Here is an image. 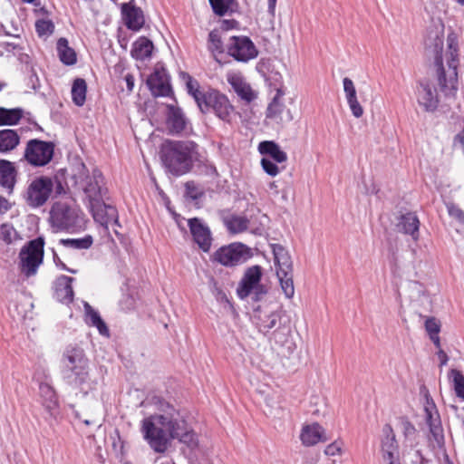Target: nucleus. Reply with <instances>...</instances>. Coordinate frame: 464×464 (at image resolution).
Segmentation results:
<instances>
[{
  "label": "nucleus",
  "instance_id": "obj_1",
  "mask_svg": "<svg viewBox=\"0 0 464 464\" xmlns=\"http://www.w3.org/2000/svg\"><path fill=\"white\" fill-rule=\"evenodd\" d=\"M160 411L162 413L145 418L141 425L143 437L155 452L164 453L175 439L191 449L198 446L197 434L178 410L169 402L160 401Z\"/></svg>",
  "mask_w": 464,
  "mask_h": 464
},
{
  "label": "nucleus",
  "instance_id": "obj_2",
  "mask_svg": "<svg viewBox=\"0 0 464 464\" xmlns=\"http://www.w3.org/2000/svg\"><path fill=\"white\" fill-rule=\"evenodd\" d=\"M69 177L72 186L83 191L90 211L96 222L104 227L111 222L119 225L117 208L105 202L108 188L105 187L104 177L100 169L95 168L90 174L85 164L77 160L70 168Z\"/></svg>",
  "mask_w": 464,
  "mask_h": 464
},
{
  "label": "nucleus",
  "instance_id": "obj_3",
  "mask_svg": "<svg viewBox=\"0 0 464 464\" xmlns=\"http://www.w3.org/2000/svg\"><path fill=\"white\" fill-rule=\"evenodd\" d=\"M425 45L427 48L432 49L434 53V64L440 91L445 96L453 94L457 91L459 66V42L456 34L450 33L447 36L446 66L443 63V30L429 28L425 38Z\"/></svg>",
  "mask_w": 464,
  "mask_h": 464
},
{
  "label": "nucleus",
  "instance_id": "obj_4",
  "mask_svg": "<svg viewBox=\"0 0 464 464\" xmlns=\"http://www.w3.org/2000/svg\"><path fill=\"white\" fill-rule=\"evenodd\" d=\"M198 145L188 140H166L160 147V159L167 170L181 176L191 170L198 157Z\"/></svg>",
  "mask_w": 464,
  "mask_h": 464
},
{
  "label": "nucleus",
  "instance_id": "obj_5",
  "mask_svg": "<svg viewBox=\"0 0 464 464\" xmlns=\"http://www.w3.org/2000/svg\"><path fill=\"white\" fill-rule=\"evenodd\" d=\"M256 326L271 343L285 346L291 335L290 319L286 312L278 307L271 310L267 306H257L254 314Z\"/></svg>",
  "mask_w": 464,
  "mask_h": 464
},
{
  "label": "nucleus",
  "instance_id": "obj_6",
  "mask_svg": "<svg viewBox=\"0 0 464 464\" xmlns=\"http://www.w3.org/2000/svg\"><path fill=\"white\" fill-rule=\"evenodd\" d=\"M61 363V374L67 385L81 390L89 385L91 381L89 360L83 349L80 347L66 348Z\"/></svg>",
  "mask_w": 464,
  "mask_h": 464
},
{
  "label": "nucleus",
  "instance_id": "obj_7",
  "mask_svg": "<svg viewBox=\"0 0 464 464\" xmlns=\"http://www.w3.org/2000/svg\"><path fill=\"white\" fill-rule=\"evenodd\" d=\"M44 238L38 237L26 243L19 253V269L27 278L36 275L44 261Z\"/></svg>",
  "mask_w": 464,
  "mask_h": 464
},
{
  "label": "nucleus",
  "instance_id": "obj_8",
  "mask_svg": "<svg viewBox=\"0 0 464 464\" xmlns=\"http://www.w3.org/2000/svg\"><path fill=\"white\" fill-rule=\"evenodd\" d=\"M198 107L202 113L214 112L217 117L226 122L230 121L234 111L228 98L214 89L206 92L205 97L200 101Z\"/></svg>",
  "mask_w": 464,
  "mask_h": 464
},
{
  "label": "nucleus",
  "instance_id": "obj_9",
  "mask_svg": "<svg viewBox=\"0 0 464 464\" xmlns=\"http://www.w3.org/2000/svg\"><path fill=\"white\" fill-rule=\"evenodd\" d=\"M54 148L53 141L29 140L24 151V160L33 167L46 166L53 158Z\"/></svg>",
  "mask_w": 464,
  "mask_h": 464
},
{
  "label": "nucleus",
  "instance_id": "obj_10",
  "mask_svg": "<svg viewBox=\"0 0 464 464\" xmlns=\"http://www.w3.org/2000/svg\"><path fill=\"white\" fill-rule=\"evenodd\" d=\"M252 256L251 249L242 243H232L219 247L213 255V260L224 266H236L246 262Z\"/></svg>",
  "mask_w": 464,
  "mask_h": 464
},
{
  "label": "nucleus",
  "instance_id": "obj_11",
  "mask_svg": "<svg viewBox=\"0 0 464 464\" xmlns=\"http://www.w3.org/2000/svg\"><path fill=\"white\" fill-rule=\"evenodd\" d=\"M53 189V183L50 177L41 176L35 178L29 184L24 196L27 205L32 208L44 206L49 199Z\"/></svg>",
  "mask_w": 464,
  "mask_h": 464
},
{
  "label": "nucleus",
  "instance_id": "obj_12",
  "mask_svg": "<svg viewBox=\"0 0 464 464\" xmlns=\"http://www.w3.org/2000/svg\"><path fill=\"white\" fill-rule=\"evenodd\" d=\"M226 48L229 56L241 63H247L258 55V50L247 36H231Z\"/></svg>",
  "mask_w": 464,
  "mask_h": 464
},
{
  "label": "nucleus",
  "instance_id": "obj_13",
  "mask_svg": "<svg viewBox=\"0 0 464 464\" xmlns=\"http://www.w3.org/2000/svg\"><path fill=\"white\" fill-rule=\"evenodd\" d=\"M415 95L418 105L424 112L434 113L438 111L440 100L436 88L429 81L418 82Z\"/></svg>",
  "mask_w": 464,
  "mask_h": 464
},
{
  "label": "nucleus",
  "instance_id": "obj_14",
  "mask_svg": "<svg viewBox=\"0 0 464 464\" xmlns=\"http://www.w3.org/2000/svg\"><path fill=\"white\" fill-rule=\"evenodd\" d=\"M50 214L52 226L58 230H68L77 226V213L67 204H55Z\"/></svg>",
  "mask_w": 464,
  "mask_h": 464
},
{
  "label": "nucleus",
  "instance_id": "obj_15",
  "mask_svg": "<svg viewBox=\"0 0 464 464\" xmlns=\"http://www.w3.org/2000/svg\"><path fill=\"white\" fill-rule=\"evenodd\" d=\"M424 412L431 436L436 442L440 443L444 438L440 416L433 399L428 393L425 395Z\"/></svg>",
  "mask_w": 464,
  "mask_h": 464
},
{
  "label": "nucleus",
  "instance_id": "obj_16",
  "mask_svg": "<svg viewBox=\"0 0 464 464\" xmlns=\"http://www.w3.org/2000/svg\"><path fill=\"white\" fill-rule=\"evenodd\" d=\"M262 275V267L260 266L256 265L248 267L237 289L238 297L241 299L248 297L252 294L253 289L260 284Z\"/></svg>",
  "mask_w": 464,
  "mask_h": 464
},
{
  "label": "nucleus",
  "instance_id": "obj_17",
  "mask_svg": "<svg viewBox=\"0 0 464 464\" xmlns=\"http://www.w3.org/2000/svg\"><path fill=\"white\" fill-rule=\"evenodd\" d=\"M147 85L154 97H168L173 94L169 79L165 70L155 71L147 79Z\"/></svg>",
  "mask_w": 464,
  "mask_h": 464
},
{
  "label": "nucleus",
  "instance_id": "obj_18",
  "mask_svg": "<svg viewBox=\"0 0 464 464\" xmlns=\"http://www.w3.org/2000/svg\"><path fill=\"white\" fill-rule=\"evenodd\" d=\"M188 227L195 243L204 251L208 252L211 246V232L198 218L188 219Z\"/></svg>",
  "mask_w": 464,
  "mask_h": 464
},
{
  "label": "nucleus",
  "instance_id": "obj_19",
  "mask_svg": "<svg viewBox=\"0 0 464 464\" xmlns=\"http://www.w3.org/2000/svg\"><path fill=\"white\" fill-rule=\"evenodd\" d=\"M167 127L171 134H181L188 124L181 108L169 104L167 105Z\"/></svg>",
  "mask_w": 464,
  "mask_h": 464
},
{
  "label": "nucleus",
  "instance_id": "obj_20",
  "mask_svg": "<svg viewBox=\"0 0 464 464\" xmlns=\"http://www.w3.org/2000/svg\"><path fill=\"white\" fill-rule=\"evenodd\" d=\"M121 14L124 24L128 29L139 31L144 25L145 19L143 12L140 7L132 5L130 3L123 4L121 6Z\"/></svg>",
  "mask_w": 464,
  "mask_h": 464
},
{
  "label": "nucleus",
  "instance_id": "obj_21",
  "mask_svg": "<svg viewBox=\"0 0 464 464\" xmlns=\"http://www.w3.org/2000/svg\"><path fill=\"white\" fill-rule=\"evenodd\" d=\"M39 391L44 410L51 418L56 419L59 414V404L54 389L50 384L42 382Z\"/></svg>",
  "mask_w": 464,
  "mask_h": 464
},
{
  "label": "nucleus",
  "instance_id": "obj_22",
  "mask_svg": "<svg viewBox=\"0 0 464 464\" xmlns=\"http://www.w3.org/2000/svg\"><path fill=\"white\" fill-rule=\"evenodd\" d=\"M228 83L232 86L235 92L246 102H251L256 98V94L251 86L245 81L239 73H228L227 75Z\"/></svg>",
  "mask_w": 464,
  "mask_h": 464
},
{
  "label": "nucleus",
  "instance_id": "obj_23",
  "mask_svg": "<svg viewBox=\"0 0 464 464\" xmlns=\"http://www.w3.org/2000/svg\"><path fill=\"white\" fill-rule=\"evenodd\" d=\"M398 231L410 235L414 241L420 237V220L414 212H407L401 215L397 224Z\"/></svg>",
  "mask_w": 464,
  "mask_h": 464
},
{
  "label": "nucleus",
  "instance_id": "obj_24",
  "mask_svg": "<svg viewBox=\"0 0 464 464\" xmlns=\"http://www.w3.org/2000/svg\"><path fill=\"white\" fill-rule=\"evenodd\" d=\"M383 438L382 439V459L399 457V446L395 438L393 430L390 424H385L382 428Z\"/></svg>",
  "mask_w": 464,
  "mask_h": 464
},
{
  "label": "nucleus",
  "instance_id": "obj_25",
  "mask_svg": "<svg viewBox=\"0 0 464 464\" xmlns=\"http://www.w3.org/2000/svg\"><path fill=\"white\" fill-rule=\"evenodd\" d=\"M300 439L305 446H313L320 441L326 440L324 430L318 423L304 426L302 429Z\"/></svg>",
  "mask_w": 464,
  "mask_h": 464
},
{
  "label": "nucleus",
  "instance_id": "obj_26",
  "mask_svg": "<svg viewBox=\"0 0 464 464\" xmlns=\"http://www.w3.org/2000/svg\"><path fill=\"white\" fill-rule=\"evenodd\" d=\"M276 272H293V261L288 251L280 244L272 245Z\"/></svg>",
  "mask_w": 464,
  "mask_h": 464
},
{
  "label": "nucleus",
  "instance_id": "obj_27",
  "mask_svg": "<svg viewBox=\"0 0 464 464\" xmlns=\"http://www.w3.org/2000/svg\"><path fill=\"white\" fill-rule=\"evenodd\" d=\"M74 278L62 276H60L55 285V296L57 300L64 304H70L73 300V290L72 283Z\"/></svg>",
  "mask_w": 464,
  "mask_h": 464
},
{
  "label": "nucleus",
  "instance_id": "obj_28",
  "mask_svg": "<svg viewBox=\"0 0 464 464\" xmlns=\"http://www.w3.org/2000/svg\"><path fill=\"white\" fill-rule=\"evenodd\" d=\"M17 170L14 164L6 160H0V185L10 191L16 182Z\"/></svg>",
  "mask_w": 464,
  "mask_h": 464
},
{
  "label": "nucleus",
  "instance_id": "obj_29",
  "mask_svg": "<svg viewBox=\"0 0 464 464\" xmlns=\"http://www.w3.org/2000/svg\"><path fill=\"white\" fill-rule=\"evenodd\" d=\"M258 150L262 155H268L273 161L277 163L285 162L287 155L283 151L279 145L272 140L261 141L258 145Z\"/></svg>",
  "mask_w": 464,
  "mask_h": 464
},
{
  "label": "nucleus",
  "instance_id": "obj_30",
  "mask_svg": "<svg viewBox=\"0 0 464 464\" xmlns=\"http://www.w3.org/2000/svg\"><path fill=\"white\" fill-rule=\"evenodd\" d=\"M285 92L282 89H276V93L271 102L268 104L266 111V116L267 119L272 120H283L282 114L285 110V105L283 102V96Z\"/></svg>",
  "mask_w": 464,
  "mask_h": 464
},
{
  "label": "nucleus",
  "instance_id": "obj_31",
  "mask_svg": "<svg viewBox=\"0 0 464 464\" xmlns=\"http://www.w3.org/2000/svg\"><path fill=\"white\" fill-rule=\"evenodd\" d=\"M57 53L60 61L65 65H73L77 62V55L75 51L69 46L68 40L61 37L56 44Z\"/></svg>",
  "mask_w": 464,
  "mask_h": 464
},
{
  "label": "nucleus",
  "instance_id": "obj_32",
  "mask_svg": "<svg viewBox=\"0 0 464 464\" xmlns=\"http://www.w3.org/2000/svg\"><path fill=\"white\" fill-rule=\"evenodd\" d=\"M84 311L87 324L96 327L102 335L108 336L109 329L106 324L102 319L99 313L87 302L84 303Z\"/></svg>",
  "mask_w": 464,
  "mask_h": 464
},
{
  "label": "nucleus",
  "instance_id": "obj_33",
  "mask_svg": "<svg viewBox=\"0 0 464 464\" xmlns=\"http://www.w3.org/2000/svg\"><path fill=\"white\" fill-rule=\"evenodd\" d=\"M20 142V137L16 130L5 129L0 130V152L5 153L13 150Z\"/></svg>",
  "mask_w": 464,
  "mask_h": 464
},
{
  "label": "nucleus",
  "instance_id": "obj_34",
  "mask_svg": "<svg viewBox=\"0 0 464 464\" xmlns=\"http://www.w3.org/2000/svg\"><path fill=\"white\" fill-rule=\"evenodd\" d=\"M153 44L146 37H140L131 49V56L136 60H144L151 56Z\"/></svg>",
  "mask_w": 464,
  "mask_h": 464
},
{
  "label": "nucleus",
  "instance_id": "obj_35",
  "mask_svg": "<svg viewBox=\"0 0 464 464\" xmlns=\"http://www.w3.org/2000/svg\"><path fill=\"white\" fill-rule=\"evenodd\" d=\"M223 221L227 230L232 234H238L246 231L249 224L247 218L237 215L226 217Z\"/></svg>",
  "mask_w": 464,
  "mask_h": 464
},
{
  "label": "nucleus",
  "instance_id": "obj_36",
  "mask_svg": "<svg viewBox=\"0 0 464 464\" xmlns=\"http://www.w3.org/2000/svg\"><path fill=\"white\" fill-rule=\"evenodd\" d=\"M213 13L218 16L232 14L238 7L237 0H208Z\"/></svg>",
  "mask_w": 464,
  "mask_h": 464
},
{
  "label": "nucleus",
  "instance_id": "obj_37",
  "mask_svg": "<svg viewBox=\"0 0 464 464\" xmlns=\"http://www.w3.org/2000/svg\"><path fill=\"white\" fill-rule=\"evenodd\" d=\"M87 84L84 79L77 78L72 87V102L77 106H82L86 101Z\"/></svg>",
  "mask_w": 464,
  "mask_h": 464
},
{
  "label": "nucleus",
  "instance_id": "obj_38",
  "mask_svg": "<svg viewBox=\"0 0 464 464\" xmlns=\"http://www.w3.org/2000/svg\"><path fill=\"white\" fill-rule=\"evenodd\" d=\"M21 108L6 109L0 107V126L15 125L23 117Z\"/></svg>",
  "mask_w": 464,
  "mask_h": 464
},
{
  "label": "nucleus",
  "instance_id": "obj_39",
  "mask_svg": "<svg viewBox=\"0 0 464 464\" xmlns=\"http://www.w3.org/2000/svg\"><path fill=\"white\" fill-rule=\"evenodd\" d=\"M276 276L285 297H293L295 294L293 272H276Z\"/></svg>",
  "mask_w": 464,
  "mask_h": 464
},
{
  "label": "nucleus",
  "instance_id": "obj_40",
  "mask_svg": "<svg viewBox=\"0 0 464 464\" xmlns=\"http://www.w3.org/2000/svg\"><path fill=\"white\" fill-rule=\"evenodd\" d=\"M92 237L90 235L82 238H66L60 240L61 245L74 249H88L92 246Z\"/></svg>",
  "mask_w": 464,
  "mask_h": 464
},
{
  "label": "nucleus",
  "instance_id": "obj_41",
  "mask_svg": "<svg viewBox=\"0 0 464 464\" xmlns=\"http://www.w3.org/2000/svg\"><path fill=\"white\" fill-rule=\"evenodd\" d=\"M187 82L186 86L188 92L194 98L197 105L200 102V101L205 97L206 92H202L199 90V83L197 80L193 79L189 74H186Z\"/></svg>",
  "mask_w": 464,
  "mask_h": 464
},
{
  "label": "nucleus",
  "instance_id": "obj_42",
  "mask_svg": "<svg viewBox=\"0 0 464 464\" xmlns=\"http://www.w3.org/2000/svg\"><path fill=\"white\" fill-rule=\"evenodd\" d=\"M450 376L452 377L454 383V391L457 397L464 401V376L456 369L450 371Z\"/></svg>",
  "mask_w": 464,
  "mask_h": 464
},
{
  "label": "nucleus",
  "instance_id": "obj_43",
  "mask_svg": "<svg viewBox=\"0 0 464 464\" xmlns=\"http://www.w3.org/2000/svg\"><path fill=\"white\" fill-rule=\"evenodd\" d=\"M350 110L353 115L356 118H360L363 114V109L356 97V91L353 84V82L350 80Z\"/></svg>",
  "mask_w": 464,
  "mask_h": 464
},
{
  "label": "nucleus",
  "instance_id": "obj_44",
  "mask_svg": "<svg viewBox=\"0 0 464 464\" xmlns=\"http://www.w3.org/2000/svg\"><path fill=\"white\" fill-rule=\"evenodd\" d=\"M35 31L40 37L49 36L54 31V24L51 20L38 19L35 22Z\"/></svg>",
  "mask_w": 464,
  "mask_h": 464
},
{
  "label": "nucleus",
  "instance_id": "obj_45",
  "mask_svg": "<svg viewBox=\"0 0 464 464\" xmlns=\"http://www.w3.org/2000/svg\"><path fill=\"white\" fill-rule=\"evenodd\" d=\"M208 41H209V49L211 52L218 53H224V47H223V42L221 40V36L219 35L218 32L217 31H211L208 34Z\"/></svg>",
  "mask_w": 464,
  "mask_h": 464
},
{
  "label": "nucleus",
  "instance_id": "obj_46",
  "mask_svg": "<svg viewBox=\"0 0 464 464\" xmlns=\"http://www.w3.org/2000/svg\"><path fill=\"white\" fill-rule=\"evenodd\" d=\"M424 326L427 334H429V337L440 334L441 324L437 318L433 316L427 317L424 323Z\"/></svg>",
  "mask_w": 464,
  "mask_h": 464
},
{
  "label": "nucleus",
  "instance_id": "obj_47",
  "mask_svg": "<svg viewBox=\"0 0 464 464\" xmlns=\"http://www.w3.org/2000/svg\"><path fill=\"white\" fill-rule=\"evenodd\" d=\"M447 210L449 215L464 225V211L454 203L447 204Z\"/></svg>",
  "mask_w": 464,
  "mask_h": 464
},
{
  "label": "nucleus",
  "instance_id": "obj_48",
  "mask_svg": "<svg viewBox=\"0 0 464 464\" xmlns=\"http://www.w3.org/2000/svg\"><path fill=\"white\" fill-rule=\"evenodd\" d=\"M261 166L266 173L270 176H276L279 172V168L276 164V161H273L270 159L263 158L261 160Z\"/></svg>",
  "mask_w": 464,
  "mask_h": 464
},
{
  "label": "nucleus",
  "instance_id": "obj_49",
  "mask_svg": "<svg viewBox=\"0 0 464 464\" xmlns=\"http://www.w3.org/2000/svg\"><path fill=\"white\" fill-rule=\"evenodd\" d=\"M15 231L11 225L3 224L0 227V239L5 241L6 244H10L13 241V234Z\"/></svg>",
  "mask_w": 464,
  "mask_h": 464
},
{
  "label": "nucleus",
  "instance_id": "obj_50",
  "mask_svg": "<svg viewBox=\"0 0 464 464\" xmlns=\"http://www.w3.org/2000/svg\"><path fill=\"white\" fill-rule=\"evenodd\" d=\"M401 428L406 438H411L416 433L415 426L406 418L401 419Z\"/></svg>",
  "mask_w": 464,
  "mask_h": 464
},
{
  "label": "nucleus",
  "instance_id": "obj_51",
  "mask_svg": "<svg viewBox=\"0 0 464 464\" xmlns=\"http://www.w3.org/2000/svg\"><path fill=\"white\" fill-rule=\"evenodd\" d=\"M186 195L192 199H198L201 197V193L198 191V188L194 181H188L185 183Z\"/></svg>",
  "mask_w": 464,
  "mask_h": 464
},
{
  "label": "nucleus",
  "instance_id": "obj_52",
  "mask_svg": "<svg viewBox=\"0 0 464 464\" xmlns=\"http://www.w3.org/2000/svg\"><path fill=\"white\" fill-rule=\"evenodd\" d=\"M341 451H342V443L337 440L329 444L324 450V453L328 456L339 455V454H341Z\"/></svg>",
  "mask_w": 464,
  "mask_h": 464
},
{
  "label": "nucleus",
  "instance_id": "obj_53",
  "mask_svg": "<svg viewBox=\"0 0 464 464\" xmlns=\"http://www.w3.org/2000/svg\"><path fill=\"white\" fill-rule=\"evenodd\" d=\"M253 300L258 302L262 300L264 295L267 293L266 286L259 284L256 288L253 289Z\"/></svg>",
  "mask_w": 464,
  "mask_h": 464
},
{
  "label": "nucleus",
  "instance_id": "obj_54",
  "mask_svg": "<svg viewBox=\"0 0 464 464\" xmlns=\"http://www.w3.org/2000/svg\"><path fill=\"white\" fill-rule=\"evenodd\" d=\"M453 147L455 150H461L464 154V129L454 137Z\"/></svg>",
  "mask_w": 464,
  "mask_h": 464
},
{
  "label": "nucleus",
  "instance_id": "obj_55",
  "mask_svg": "<svg viewBox=\"0 0 464 464\" xmlns=\"http://www.w3.org/2000/svg\"><path fill=\"white\" fill-rule=\"evenodd\" d=\"M238 22L235 19H225L221 23V28L224 30H229L237 27Z\"/></svg>",
  "mask_w": 464,
  "mask_h": 464
},
{
  "label": "nucleus",
  "instance_id": "obj_56",
  "mask_svg": "<svg viewBox=\"0 0 464 464\" xmlns=\"http://www.w3.org/2000/svg\"><path fill=\"white\" fill-rule=\"evenodd\" d=\"M124 81L126 82V87L129 92H131L134 88V77L130 73H127L124 76Z\"/></svg>",
  "mask_w": 464,
  "mask_h": 464
},
{
  "label": "nucleus",
  "instance_id": "obj_57",
  "mask_svg": "<svg viewBox=\"0 0 464 464\" xmlns=\"http://www.w3.org/2000/svg\"><path fill=\"white\" fill-rule=\"evenodd\" d=\"M11 208V205L9 203V201L4 198V197H0V214H5V212H7Z\"/></svg>",
  "mask_w": 464,
  "mask_h": 464
},
{
  "label": "nucleus",
  "instance_id": "obj_58",
  "mask_svg": "<svg viewBox=\"0 0 464 464\" xmlns=\"http://www.w3.org/2000/svg\"><path fill=\"white\" fill-rule=\"evenodd\" d=\"M437 355L440 359V366L446 365L449 361V357H448L447 353L442 349H440L437 352Z\"/></svg>",
  "mask_w": 464,
  "mask_h": 464
},
{
  "label": "nucleus",
  "instance_id": "obj_59",
  "mask_svg": "<svg viewBox=\"0 0 464 464\" xmlns=\"http://www.w3.org/2000/svg\"><path fill=\"white\" fill-rule=\"evenodd\" d=\"M17 45L12 43H0V53L3 51L11 52L16 49Z\"/></svg>",
  "mask_w": 464,
  "mask_h": 464
},
{
  "label": "nucleus",
  "instance_id": "obj_60",
  "mask_svg": "<svg viewBox=\"0 0 464 464\" xmlns=\"http://www.w3.org/2000/svg\"><path fill=\"white\" fill-rule=\"evenodd\" d=\"M267 11L272 15L275 16L276 13V0H267Z\"/></svg>",
  "mask_w": 464,
  "mask_h": 464
},
{
  "label": "nucleus",
  "instance_id": "obj_61",
  "mask_svg": "<svg viewBox=\"0 0 464 464\" xmlns=\"http://www.w3.org/2000/svg\"><path fill=\"white\" fill-rule=\"evenodd\" d=\"M430 340H431V342L434 343V345H435V347L438 349V351H439L440 349H441V348H440V338L439 334H438V335H435V336H431V337H430Z\"/></svg>",
  "mask_w": 464,
  "mask_h": 464
},
{
  "label": "nucleus",
  "instance_id": "obj_62",
  "mask_svg": "<svg viewBox=\"0 0 464 464\" xmlns=\"http://www.w3.org/2000/svg\"><path fill=\"white\" fill-rule=\"evenodd\" d=\"M385 464H401L399 457L383 459Z\"/></svg>",
  "mask_w": 464,
  "mask_h": 464
},
{
  "label": "nucleus",
  "instance_id": "obj_63",
  "mask_svg": "<svg viewBox=\"0 0 464 464\" xmlns=\"http://www.w3.org/2000/svg\"><path fill=\"white\" fill-rule=\"evenodd\" d=\"M217 298L221 299V300H226L227 302H228L226 294L220 289H217Z\"/></svg>",
  "mask_w": 464,
  "mask_h": 464
},
{
  "label": "nucleus",
  "instance_id": "obj_64",
  "mask_svg": "<svg viewBox=\"0 0 464 464\" xmlns=\"http://www.w3.org/2000/svg\"><path fill=\"white\" fill-rule=\"evenodd\" d=\"M127 309H131L133 307L134 300L130 296L126 297Z\"/></svg>",
  "mask_w": 464,
  "mask_h": 464
}]
</instances>
